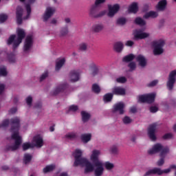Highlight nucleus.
<instances>
[{
	"instance_id": "nucleus-19",
	"label": "nucleus",
	"mask_w": 176,
	"mask_h": 176,
	"mask_svg": "<svg viewBox=\"0 0 176 176\" xmlns=\"http://www.w3.org/2000/svg\"><path fill=\"white\" fill-rule=\"evenodd\" d=\"M80 76V73L78 71H73L70 74V80L71 82H78Z\"/></svg>"
},
{
	"instance_id": "nucleus-12",
	"label": "nucleus",
	"mask_w": 176,
	"mask_h": 176,
	"mask_svg": "<svg viewBox=\"0 0 176 176\" xmlns=\"http://www.w3.org/2000/svg\"><path fill=\"white\" fill-rule=\"evenodd\" d=\"M32 144H33V146L42 148V146L43 145V137L39 134L34 135Z\"/></svg>"
},
{
	"instance_id": "nucleus-58",
	"label": "nucleus",
	"mask_w": 176,
	"mask_h": 176,
	"mask_svg": "<svg viewBox=\"0 0 176 176\" xmlns=\"http://www.w3.org/2000/svg\"><path fill=\"white\" fill-rule=\"evenodd\" d=\"M17 111V109L14 108L10 111V113H14Z\"/></svg>"
},
{
	"instance_id": "nucleus-53",
	"label": "nucleus",
	"mask_w": 176,
	"mask_h": 176,
	"mask_svg": "<svg viewBox=\"0 0 176 176\" xmlns=\"http://www.w3.org/2000/svg\"><path fill=\"white\" fill-rule=\"evenodd\" d=\"M105 2V0H96L95 2L96 6H100L101 3H104Z\"/></svg>"
},
{
	"instance_id": "nucleus-38",
	"label": "nucleus",
	"mask_w": 176,
	"mask_h": 176,
	"mask_svg": "<svg viewBox=\"0 0 176 176\" xmlns=\"http://www.w3.org/2000/svg\"><path fill=\"white\" fill-rule=\"evenodd\" d=\"M92 90L94 93H100L101 89L100 88V86L97 84H94L92 85Z\"/></svg>"
},
{
	"instance_id": "nucleus-25",
	"label": "nucleus",
	"mask_w": 176,
	"mask_h": 176,
	"mask_svg": "<svg viewBox=\"0 0 176 176\" xmlns=\"http://www.w3.org/2000/svg\"><path fill=\"white\" fill-rule=\"evenodd\" d=\"M92 30L93 31H94V32H100V31H102L104 30V25L101 23L94 25L92 27Z\"/></svg>"
},
{
	"instance_id": "nucleus-23",
	"label": "nucleus",
	"mask_w": 176,
	"mask_h": 176,
	"mask_svg": "<svg viewBox=\"0 0 176 176\" xmlns=\"http://www.w3.org/2000/svg\"><path fill=\"white\" fill-rule=\"evenodd\" d=\"M157 12L155 11H150L144 15V19H155V17H157Z\"/></svg>"
},
{
	"instance_id": "nucleus-36",
	"label": "nucleus",
	"mask_w": 176,
	"mask_h": 176,
	"mask_svg": "<svg viewBox=\"0 0 176 176\" xmlns=\"http://www.w3.org/2000/svg\"><path fill=\"white\" fill-rule=\"evenodd\" d=\"M110 152H111V153H112L113 155H118V153H119V149L118 148V146H113L111 147V148H110Z\"/></svg>"
},
{
	"instance_id": "nucleus-14",
	"label": "nucleus",
	"mask_w": 176,
	"mask_h": 176,
	"mask_svg": "<svg viewBox=\"0 0 176 176\" xmlns=\"http://www.w3.org/2000/svg\"><path fill=\"white\" fill-rule=\"evenodd\" d=\"M120 9V6L118 4H115L113 6H109V12L107 14V16L109 17H113L118 12H119V10Z\"/></svg>"
},
{
	"instance_id": "nucleus-3",
	"label": "nucleus",
	"mask_w": 176,
	"mask_h": 176,
	"mask_svg": "<svg viewBox=\"0 0 176 176\" xmlns=\"http://www.w3.org/2000/svg\"><path fill=\"white\" fill-rule=\"evenodd\" d=\"M20 2H25V8L18 7L16 8V23L17 24H21L23 20H27L30 19L31 14V4L34 0H19Z\"/></svg>"
},
{
	"instance_id": "nucleus-11",
	"label": "nucleus",
	"mask_w": 176,
	"mask_h": 176,
	"mask_svg": "<svg viewBox=\"0 0 176 176\" xmlns=\"http://www.w3.org/2000/svg\"><path fill=\"white\" fill-rule=\"evenodd\" d=\"M149 33L144 32V30H135L133 32L135 39H145V38H149Z\"/></svg>"
},
{
	"instance_id": "nucleus-59",
	"label": "nucleus",
	"mask_w": 176,
	"mask_h": 176,
	"mask_svg": "<svg viewBox=\"0 0 176 176\" xmlns=\"http://www.w3.org/2000/svg\"><path fill=\"white\" fill-rule=\"evenodd\" d=\"M65 23H70V22H71V19H69V18H66V19H65Z\"/></svg>"
},
{
	"instance_id": "nucleus-35",
	"label": "nucleus",
	"mask_w": 176,
	"mask_h": 176,
	"mask_svg": "<svg viewBox=\"0 0 176 176\" xmlns=\"http://www.w3.org/2000/svg\"><path fill=\"white\" fill-rule=\"evenodd\" d=\"M113 97V95L112 94H107L104 96V102H109L111 100H112V98Z\"/></svg>"
},
{
	"instance_id": "nucleus-45",
	"label": "nucleus",
	"mask_w": 176,
	"mask_h": 176,
	"mask_svg": "<svg viewBox=\"0 0 176 176\" xmlns=\"http://www.w3.org/2000/svg\"><path fill=\"white\" fill-rule=\"evenodd\" d=\"M78 109V106L76 105H71L69 107V111H70L71 112H76V110Z\"/></svg>"
},
{
	"instance_id": "nucleus-33",
	"label": "nucleus",
	"mask_w": 176,
	"mask_h": 176,
	"mask_svg": "<svg viewBox=\"0 0 176 176\" xmlns=\"http://www.w3.org/2000/svg\"><path fill=\"white\" fill-rule=\"evenodd\" d=\"M8 75V71L5 66L0 67V76H6Z\"/></svg>"
},
{
	"instance_id": "nucleus-63",
	"label": "nucleus",
	"mask_w": 176,
	"mask_h": 176,
	"mask_svg": "<svg viewBox=\"0 0 176 176\" xmlns=\"http://www.w3.org/2000/svg\"><path fill=\"white\" fill-rule=\"evenodd\" d=\"M105 13H107V11L102 12L101 14H99V16H104V14H105Z\"/></svg>"
},
{
	"instance_id": "nucleus-34",
	"label": "nucleus",
	"mask_w": 176,
	"mask_h": 176,
	"mask_svg": "<svg viewBox=\"0 0 176 176\" xmlns=\"http://www.w3.org/2000/svg\"><path fill=\"white\" fill-rule=\"evenodd\" d=\"M65 138L67 140H74V138H76V133L72 132L66 134Z\"/></svg>"
},
{
	"instance_id": "nucleus-26",
	"label": "nucleus",
	"mask_w": 176,
	"mask_h": 176,
	"mask_svg": "<svg viewBox=\"0 0 176 176\" xmlns=\"http://www.w3.org/2000/svg\"><path fill=\"white\" fill-rule=\"evenodd\" d=\"M166 5H167V1L162 0L158 3L157 8L158 10H164V9H166Z\"/></svg>"
},
{
	"instance_id": "nucleus-47",
	"label": "nucleus",
	"mask_w": 176,
	"mask_h": 176,
	"mask_svg": "<svg viewBox=\"0 0 176 176\" xmlns=\"http://www.w3.org/2000/svg\"><path fill=\"white\" fill-rule=\"evenodd\" d=\"M164 157H161V158L157 161V166H163L164 164Z\"/></svg>"
},
{
	"instance_id": "nucleus-6",
	"label": "nucleus",
	"mask_w": 176,
	"mask_h": 176,
	"mask_svg": "<svg viewBox=\"0 0 176 176\" xmlns=\"http://www.w3.org/2000/svg\"><path fill=\"white\" fill-rule=\"evenodd\" d=\"M159 152L160 157H166L169 149L168 147H163L161 144H155L148 151V155H155V153H159Z\"/></svg>"
},
{
	"instance_id": "nucleus-46",
	"label": "nucleus",
	"mask_w": 176,
	"mask_h": 176,
	"mask_svg": "<svg viewBox=\"0 0 176 176\" xmlns=\"http://www.w3.org/2000/svg\"><path fill=\"white\" fill-rule=\"evenodd\" d=\"M9 126V120H4L0 127H8Z\"/></svg>"
},
{
	"instance_id": "nucleus-61",
	"label": "nucleus",
	"mask_w": 176,
	"mask_h": 176,
	"mask_svg": "<svg viewBox=\"0 0 176 176\" xmlns=\"http://www.w3.org/2000/svg\"><path fill=\"white\" fill-rule=\"evenodd\" d=\"M51 23L52 24H56V23H57V19H52Z\"/></svg>"
},
{
	"instance_id": "nucleus-9",
	"label": "nucleus",
	"mask_w": 176,
	"mask_h": 176,
	"mask_svg": "<svg viewBox=\"0 0 176 176\" xmlns=\"http://www.w3.org/2000/svg\"><path fill=\"white\" fill-rule=\"evenodd\" d=\"M155 97H156V94L152 93L144 95H140L138 96V102H153L155 101Z\"/></svg>"
},
{
	"instance_id": "nucleus-16",
	"label": "nucleus",
	"mask_w": 176,
	"mask_h": 176,
	"mask_svg": "<svg viewBox=\"0 0 176 176\" xmlns=\"http://www.w3.org/2000/svg\"><path fill=\"white\" fill-rule=\"evenodd\" d=\"M31 47H32V36H28L25 41L23 50L24 52H28L31 50Z\"/></svg>"
},
{
	"instance_id": "nucleus-62",
	"label": "nucleus",
	"mask_w": 176,
	"mask_h": 176,
	"mask_svg": "<svg viewBox=\"0 0 176 176\" xmlns=\"http://www.w3.org/2000/svg\"><path fill=\"white\" fill-rule=\"evenodd\" d=\"M173 130L175 133H176V124H175L173 126Z\"/></svg>"
},
{
	"instance_id": "nucleus-64",
	"label": "nucleus",
	"mask_w": 176,
	"mask_h": 176,
	"mask_svg": "<svg viewBox=\"0 0 176 176\" xmlns=\"http://www.w3.org/2000/svg\"><path fill=\"white\" fill-rule=\"evenodd\" d=\"M60 176H68L67 173H62Z\"/></svg>"
},
{
	"instance_id": "nucleus-55",
	"label": "nucleus",
	"mask_w": 176,
	"mask_h": 176,
	"mask_svg": "<svg viewBox=\"0 0 176 176\" xmlns=\"http://www.w3.org/2000/svg\"><path fill=\"white\" fill-rule=\"evenodd\" d=\"M133 45H134V42L131 41H128L125 43V46H129V47H131L133 46Z\"/></svg>"
},
{
	"instance_id": "nucleus-56",
	"label": "nucleus",
	"mask_w": 176,
	"mask_h": 176,
	"mask_svg": "<svg viewBox=\"0 0 176 176\" xmlns=\"http://www.w3.org/2000/svg\"><path fill=\"white\" fill-rule=\"evenodd\" d=\"M5 90V85L1 84L0 85V94H2Z\"/></svg>"
},
{
	"instance_id": "nucleus-22",
	"label": "nucleus",
	"mask_w": 176,
	"mask_h": 176,
	"mask_svg": "<svg viewBox=\"0 0 176 176\" xmlns=\"http://www.w3.org/2000/svg\"><path fill=\"white\" fill-rule=\"evenodd\" d=\"M123 43L122 42H117L114 44L113 49L115 52H117L118 53H120L122 50H123Z\"/></svg>"
},
{
	"instance_id": "nucleus-60",
	"label": "nucleus",
	"mask_w": 176,
	"mask_h": 176,
	"mask_svg": "<svg viewBox=\"0 0 176 176\" xmlns=\"http://www.w3.org/2000/svg\"><path fill=\"white\" fill-rule=\"evenodd\" d=\"M8 169H9V167H8V166H3L2 167V170H8Z\"/></svg>"
},
{
	"instance_id": "nucleus-49",
	"label": "nucleus",
	"mask_w": 176,
	"mask_h": 176,
	"mask_svg": "<svg viewBox=\"0 0 176 176\" xmlns=\"http://www.w3.org/2000/svg\"><path fill=\"white\" fill-rule=\"evenodd\" d=\"M158 108L156 106H153L150 108V112H152V113H155V112H157Z\"/></svg>"
},
{
	"instance_id": "nucleus-10",
	"label": "nucleus",
	"mask_w": 176,
	"mask_h": 176,
	"mask_svg": "<svg viewBox=\"0 0 176 176\" xmlns=\"http://www.w3.org/2000/svg\"><path fill=\"white\" fill-rule=\"evenodd\" d=\"M175 80H176V69L173 70L169 74L168 80L166 84V86L168 90H173V87H174V83H175Z\"/></svg>"
},
{
	"instance_id": "nucleus-32",
	"label": "nucleus",
	"mask_w": 176,
	"mask_h": 176,
	"mask_svg": "<svg viewBox=\"0 0 176 176\" xmlns=\"http://www.w3.org/2000/svg\"><path fill=\"white\" fill-rule=\"evenodd\" d=\"M135 22L136 24L141 26L145 25V24H146L145 21H144L142 18H140V17L136 18L135 20Z\"/></svg>"
},
{
	"instance_id": "nucleus-42",
	"label": "nucleus",
	"mask_w": 176,
	"mask_h": 176,
	"mask_svg": "<svg viewBox=\"0 0 176 176\" xmlns=\"http://www.w3.org/2000/svg\"><path fill=\"white\" fill-rule=\"evenodd\" d=\"M127 79L125 78V77H119L116 79V82L118 83H126Z\"/></svg>"
},
{
	"instance_id": "nucleus-29",
	"label": "nucleus",
	"mask_w": 176,
	"mask_h": 176,
	"mask_svg": "<svg viewBox=\"0 0 176 176\" xmlns=\"http://www.w3.org/2000/svg\"><path fill=\"white\" fill-rule=\"evenodd\" d=\"M81 115L84 122H87L90 119V114L86 111H82Z\"/></svg>"
},
{
	"instance_id": "nucleus-18",
	"label": "nucleus",
	"mask_w": 176,
	"mask_h": 176,
	"mask_svg": "<svg viewBox=\"0 0 176 176\" xmlns=\"http://www.w3.org/2000/svg\"><path fill=\"white\" fill-rule=\"evenodd\" d=\"M112 93L116 96H124L126 94V89L122 87H115L112 89Z\"/></svg>"
},
{
	"instance_id": "nucleus-8",
	"label": "nucleus",
	"mask_w": 176,
	"mask_h": 176,
	"mask_svg": "<svg viewBox=\"0 0 176 176\" xmlns=\"http://www.w3.org/2000/svg\"><path fill=\"white\" fill-rule=\"evenodd\" d=\"M163 46H164V40L160 39L153 41V54L155 56H159V54H162L163 52H164V50H163Z\"/></svg>"
},
{
	"instance_id": "nucleus-50",
	"label": "nucleus",
	"mask_w": 176,
	"mask_h": 176,
	"mask_svg": "<svg viewBox=\"0 0 176 176\" xmlns=\"http://www.w3.org/2000/svg\"><path fill=\"white\" fill-rule=\"evenodd\" d=\"M164 140H169V138H173V134L166 133L163 137Z\"/></svg>"
},
{
	"instance_id": "nucleus-20",
	"label": "nucleus",
	"mask_w": 176,
	"mask_h": 176,
	"mask_svg": "<svg viewBox=\"0 0 176 176\" xmlns=\"http://www.w3.org/2000/svg\"><path fill=\"white\" fill-rule=\"evenodd\" d=\"M65 64V58H59L56 60V71H58Z\"/></svg>"
},
{
	"instance_id": "nucleus-17",
	"label": "nucleus",
	"mask_w": 176,
	"mask_h": 176,
	"mask_svg": "<svg viewBox=\"0 0 176 176\" xmlns=\"http://www.w3.org/2000/svg\"><path fill=\"white\" fill-rule=\"evenodd\" d=\"M124 103L123 102H120L113 106V110L118 111L120 115H122V113H124Z\"/></svg>"
},
{
	"instance_id": "nucleus-54",
	"label": "nucleus",
	"mask_w": 176,
	"mask_h": 176,
	"mask_svg": "<svg viewBox=\"0 0 176 176\" xmlns=\"http://www.w3.org/2000/svg\"><path fill=\"white\" fill-rule=\"evenodd\" d=\"M156 85H157V80H155L152 81L151 82H150V83L148 84V86H149L150 87H153V86H156Z\"/></svg>"
},
{
	"instance_id": "nucleus-27",
	"label": "nucleus",
	"mask_w": 176,
	"mask_h": 176,
	"mask_svg": "<svg viewBox=\"0 0 176 176\" xmlns=\"http://www.w3.org/2000/svg\"><path fill=\"white\" fill-rule=\"evenodd\" d=\"M54 168H56V166L54 164L48 165L43 168V173H50V171H53Z\"/></svg>"
},
{
	"instance_id": "nucleus-21",
	"label": "nucleus",
	"mask_w": 176,
	"mask_h": 176,
	"mask_svg": "<svg viewBox=\"0 0 176 176\" xmlns=\"http://www.w3.org/2000/svg\"><path fill=\"white\" fill-rule=\"evenodd\" d=\"M129 13H137L138 12V4L137 3H132L128 8Z\"/></svg>"
},
{
	"instance_id": "nucleus-41",
	"label": "nucleus",
	"mask_w": 176,
	"mask_h": 176,
	"mask_svg": "<svg viewBox=\"0 0 176 176\" xmlns=\"http://www.w3.org/2000/svg\"><path fill=\"white\" fill-rule=\"evenodd\" d=\"M8 19V15L4 14H0V23H4Z\"/></svg>"
},
{
	"instance_id": "nucleus-24",
	"label": "nucleus",
	"mask_w": 176,
	"mask_h": 176,
	"mask_svg": "<svg viewBox=\"0 0 176 176\" xmlns=\"http://www.w3.org/2000/svg\"><path fill=\"white\" fill-rule=\"evenodd\" d=\"M91 140V133H84L81 135V140L85 144H87V142H89Z\"/></svg>"
},
{
	"instance_id": "nucleus-52",
	"label": "nucleus",
	"mask_w": 176,
	"mask_h": 176,
	"mask_svg": "<svg viewBox=\"0 0 176 176\" xmlns=\"http://www.w3.org/2000/svg\"><path fill=\"white\" fill-rule=\"evenodd\" d=\"M63 89H64V86L60 85V87H58V88H56V89H55L54 94H58L59 91H61V90H63Z\"/></svg>"
},
{
	"instance_id": "nucleus-40",
	"label": "nucleus",
	"mask_w": 176,
	"mask_h": 176,
	"mask_svg": "<svg viewBox=\"0 0 176 176\" xmlns=\"http://www.w3.org/2000/svg\"><path fill=\"white\" fill-rule=\"evenodd\" d=\"M78 49L80 50H86L87 49V44L85 43H82L78 45Z\"/></svg>"
},
{
	"instance_id": "nucleus-1",
	"label": "nucleus",
	"mask_w": 176,
	"mask_h": 176,
	"mask_svg": "<svg viewBox=\"0 0 176 176\" xmlns=\"http://www.w3.org/2000/svg\"><path fill=\"white\" fill-rule=\"evenodd\" d=\"M82 155H83V151H82V150L78 148L75 150L73 153V156L75 158L74 166H81V167H85V174L94 171V166L92 165L89 160L82 157Z\"/></svg>"
},
{
	"instance_id": "nucleus-5",
	"label": "nucleus",
	"mask_w": 176,
	"mask_h": 176,
	"mask_svg": "<svg viewBox=\"0 0 176 176\" xmlns=\"http://www.w3.org/2000/svg\"><path fill=\"white\" fill-rule=\"evenodd\" d=\"M16 35H11L8 41V45H12L14 49L19 47L20 43L23 42V39L25 37V31L21 28L16 29Z\"/></svg>"
},
{
	"instance_id": "nucleus-37",
	"label": "nucleus",
	"mask_w": 176,
	"mask_h": 176,
	"mask_svg": "<svg viewBox=\"0 0 176 176\" xmlns=\"http://www.w3.org/2000/svg\"><path fill=\"white\" fill-rule=\"evenodd\" d=\"M67 34H68V28H62L60 32V36H64L65 35H67Z\"/></svg>"
},
{
	"instance_id": "nucleus-44",
	"label": "nucleus",
	"mask_w": 176,
	"mask_h": 176,
	"mask_svg": "<svg viewBox=\"0 0 176 176\" xmlns=\"http://www.w3.org/2000/svg\"><path fill=\"white\" fill-rule=\"evenodd\" d=\"M129 67L131 71H134V69H135L137 67V65H135V63L131 62L129 63Z\"/></svg>"
},
{
	"instance_id": "nucleus-15",
	"label": "nucleus",
	"mask_w": 176,
	"mask_h": 176,
	"mask_svg": "<svg viewBox=\"0 0 176 176\" xmlns=\"http://www.w3.org/2000/svg\"><path fill=\"white\" fill-rule=\"evenodd\" d=\"M54 12H56V8L53 7H47L43 16V21H47V20H49V18L54 14Z\"/></svg>"
},
{
	"instance_id": "nucleus-13",
	"label": "nucleus",
	"mask_w": 176,
	"mask_h": 176,
	"mask_svg": "<svg viewBox=\"0 0 176 176\" xmlns=\"http://www.w3.org/2000/svg\"><path fill=\"white\" fill-rule=\"evenodd\" d=\"M156 130H157V124H153L148 127V135L151 141H155L156 140V135L155 134L156 133Z\"/></svg>"
},
{
	"instance_id": "nucleus-43",
	"label": "nucleus",
	"mask_w": 176,
	"mask_h": 176,
	"mask_svg": "<svg viewBox=\"0 0 176 176\" xmlns=\"http://www.w3.org/2000/svg\"><path fill=\"white\" fill-rule=\"evenodd\" d=\"M117 24H119L120 25H123L124 24H126V19L124 18H120L117 20Z\"/></svg>"
},
{
	"instance_id": "nucleus-57",
	"label": "nucleus",
	"mask_w": 176,
	"mask_h": 176,
	"mask_svg": "<svg viewBox=\"0 0 176 176\" xmlns=\"http://www.w3.org/2000/svg\"><path fill=\"white\" fill-rule=\"evenodd\" d=\"M130 112H131L132 113H135V112H137V108L135 107H131L130 109Z\"/></svg>"
},
{
	"instance_id": "nucleus-28",
	"label": "nucleus",
	"mask_w": 176,
	"mask_h": 176,
	"mask_svg": "<svg viewBox=\"0 0 176 176\" xmlns=\"http://www.w3.org/2000/svg\"><path fill=\"white\" fill-rule=\"evenodd\" d=\"M32 159V155L30 154H25L23 157V162L25 163V164H28V163L31 162Z\"/></svg>"
},
{
	"instance_id": "nucleus-4",
	"label": "nucleus",
	"mask_w": 176,
	"mask_h": 176,
	"mask_svg": "<svg viewBox=\"0 0 176 176\" xmlns=\"http://www.w3.org/2000/svg\"><path fill=\"white\" fill-rule=\"evenodd\" d=\"M101 155V151L94 149L90 155V160L94 162L95 166V175L100 176L104 173V163L98 159Z\"/></svg>"
},
{
	"instance_id": "nucleus-31",
	"label": "nucleus",
	"mask_w": 176,
	"mask_h": 176,
	"mask_svg": "<svg viewBox=\"0 0 176 176\" xmlns=\"http://www.w3.org/2000/svg\"><path fill=\"white\" fill-rule=\"evenodd\" d=\"M23 151H27V149H30L31 148H34V144L32 143L25 142L22 145Z\"/></svg>"
},
{
	"instance_id": "nucleus-30",
	"label": "nucleus",
	"mask_w": 176,
	"mask_h": 176,
	"mask_svg": "<svg viewBox=\"0 0 176 176\" xmlns=\"http://www.w3.org/2000/svg\"><path fill=\"white\" fill-rule=\"evenodd\" d=\"M103 166H104L105 168L108 170H111L113 167H115V165L109 162H106L103 164Z\"/></svg>"
},
{
	"instance_id": "nucleus-51",
	"label": "nucleus",
	"mask_w": 176,
	"mask_h": 176,
	"mask_svg": "<svg viewBox=\"0 0 176 176\" xmlns=\"http://www.w3.org/2000/svg\"><path fill=\"white\" fill-rule=\"evenodd\" d=\"M47 75H48L47 72H44V74H43L40 77V80L42 81L43 80V79H45L46 78H47Z\"/></svg>"
},
{
	"instance_id": "nucleus-7",
	"label": "nucleus",
	"mask_w": 176,
	"mask_h": 176,
	"mask_svg": "<svg viewBox=\"0 0 176 176\" xmlns=\"http://www.w3.org/2000/svg\"><path fill=\"white\" fill-rule=\"evenodd\" d=\"M134 58H135L140 67H145L146 65V59H145V57L142 55H138L135 56L134 54H131L124 56L122 58V61L124 63H129V61H133Z\"/></svg>"
},
{
	"instance_id": "nucleus-48",
	"label": "nucleus",
	"mask_w": 176,
	"mask_h": 176,
	"mask_svg": "<svg viewBox=\"0 0 176 176\" xmlns=\"http://www.w3.org/2000/svg\"><path fill=\"white\" fill-rule=\"evenodd\" d=\"M32 102V97L31 96H28L26 98V103L28 105H29V107H31V103Z\"/></svg>"
},
{
	"instance_id": "nucleus-39",
	"label": "nucleus",
	"mask_w": 176,
	"mask_h": 176,
	"mask_svg": "<svg viewBox=\"0 0 176 176\" xmlns=\"http://www.w3.org/2000/svg\"><path fill=\"white\" fill-rule=\"evenodd\" d=\"M132 121L133 120L131 118H130L129 116H125L122 120L123 123L125 124H129V123H131Z\"/></svg>"
},
{
	"instance_id": "nucleus-2",
	"label": "nucleus",
	"mask_w": 176,
	"mask_h": 176,
	"mask_svg": "<svg viewBox=\"0 0 176 176\" xmlns=\"http://www.w3.org/2000/svg\"><path fill=\"white\" fill-rule=\"evenodd\" d=\"M11 133H12V139L14 140L15 143L10 146V151H16L19 149L20 144H21V136L19 134V129L20 127V120L18 118H15L11 120Z\"/></svg>"
}]
</instances>
